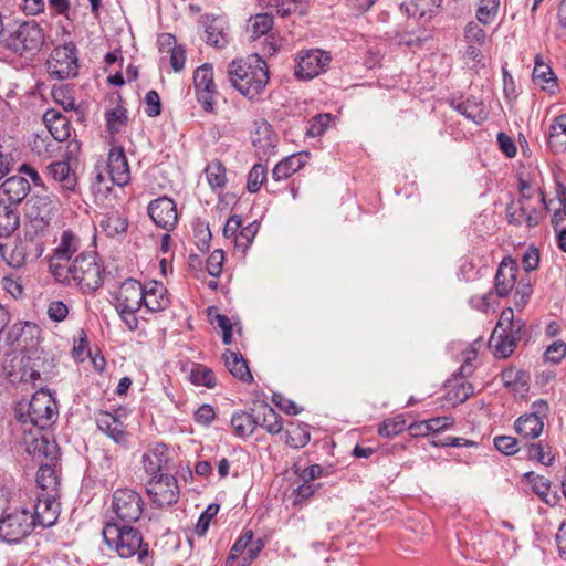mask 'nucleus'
I'll list each match as a JSON object with an SVG mask.
<instances>
[{"mask_svg": "<svg viewBox=\"0 0 566 566\" xmlns=\"http://www.w3.org/2000/svg\"><path fill=\"white\" fill-rule=\"evenodd\" d=\"M97 428L119 446H126L127 433L123 422L112 413L101 412L96 419Z\"/></svg>", "mask_w": 566, "mask_h": 566, "instance_id": "nucleus-28", "label": "nucleus"}, {"mask_svg": "<svg viewBox=\"0 0 566 566\" xmlns=\"http://www.w3.org/2000/svg\"><path fill=\"white\" fill-rule=\"evenodd\" d=\"M80 248V239L71 231L65 230L61 235L60 243L54 249L52 256L49 261V269L53 275L65 269L73 261V255Z\"/></svg>", "mask_w": 566, "mask_h": 566, "instance_id": "nucleus-18", "label": "nucleus"}, {"mask_svg": "<svg viewBox=\"0 0 566 566\" xmlns=\"http://www.w3.org/2000/svg\"><path fill=\"white\" fill-rule=\"evenodd\" d=\"M80 143L71 140L63 159L52 161L46 166V176L53 181L61 196L69 198L78 192V177L73 164H76V154L80 151Z\"/></svg>", "mask_w": 566, "mask_h": 566, "instance_id": "nucleus-4", "label": "nucleus"}, {"mask_svg": "<svg viewBox=\"0 0 566 566\" xmlns=\"http://www.w3.org/2000/svg\"><path fill=\"white\" fill-rule=\"evenodd\" d=\"M48 235L40 233H30L27 227H23V237L19 238L6 258L8 265L20 269L28 262L36 261L44 251L45 239Z\"/></svg>", "mask_w": 566, "mask_h": 566, "instance_id": "nucleus-11", "label": "nucleus"}, {"mask_svg": "<svg viewBox=\"0 0 566 566\" xmlns=\"http://www.w3.org/2000/svg\"><path fill=\"white\" fill-rule=\"evenodd\" d=\"M521 337L522 333L513 331H500V333H496L494 329L490 338V345L494 348L496 355L506 358L514 352Z\"/></svg>", "mask_w": 566, "mask_h": 566, "instance_id": "nucleus-30", "label": "nucleus"}, {"mask_svg": "<svg viewBox=\"0 0 566 566\" xmlns=\"http://www.w3.org/2000/svg\"><path fill=\"white\" fill-rule=\"evenodd\" d=\"M252 144L259 153L263 155H271L275 148V135L273 134L272 126L264 119L255 120L253 124Z\"/></svg>", "mask_w": 566, "mask_h": 566, "instance_id": "nucleus-27", "label": "nucleus"}, {"mask_svg": "<svg viewBox=\"0 0 566 566\" xmlns=\"http://www.w3.org/2000/svg\"><path fill=\"white\" fill-rule=\"evenodd\" d=\"M34 527L32 513L25 509H15L0 518V537L9 544H17L31 534Z\"/></svg>", "mask_w": 566, "mask_h": 566, "instance_id": "nucleus-12", "label": "nucleus"}, {"mask_svg": "<svg viewBox=\"0 0 566 566\" xmlns=\"http://www.w3.org/2000/svg\"><path fill=\"white\" fill-rule=\"evenodd\" d=\"M518 264L512 256L501 261L494 277V289L499 297H506L517 284Z\"/></svg>", "mask_w": 566, "mask_h": 566, "instance_id": "nucleus-21", "label": "nucleus"}, {"mask_svg": "<svg viewBox=\"0 0 566 566\" xmlns=\"http://www.w3.org/2000/svg\"><path fill=\"white\" fill-rule=\"evenodd\" d=\"M59 495L55 493H39L32 518L34 526L50 527L54 525L60 514V503L57 502Z\"/></svg>", "mask_w": 566, "mask_h": 566, "instance_id": "nucleus-20", "label": "nucleus"}, {"mask_svg": "<svg viewBox=\"0 0 566 566\" xmlns=\"http://www.w3.org/2000/svg\"><path fill=\"white\" fill-rule=\"evenodd\" d=\"M146 491L153 503L158 507L172 505L179 499L177 479L169 474H159L151 478L147 483Z\"/></svg>", "mask_w": 566, "mask_h": 566, "instance_id": "nucleus-16", "label": "nucleus"}, {"mask_svg": "<svg viewBox=\"0 0 566 566\" xmlns=\"http://www.w3.org/2000/svg\"><path fill=\"white\" fill-rule=\"evenodd\" d=\"M505 216L512 226L520 227L525 223L527 228H535L544 218V212L528 207L525 202L512 201L506 206Z\"/></svg>", "mask_w": 566, "mask_h": 566, "instance_id": "nucleus-22", "label": "nucleus"}, {"mask_svg": "<svg viewBox=\"0 0 566 566\" xmlns=\"http://www.w3.org/2000/svg\"><path fill=\"white\" fill-rule=\"evenodd\" d=\"M193 87L197 101L206 112H213L214 96L217 93L213 81V69L209 63H205L193 72Z\"/></svg>", "mask_w": 566, "mask_h": 566, "instance_id": "nucleus-17", "label": "nucleus"}, {"mask_svg": "<svg viewBox=\"0 0 566 566\" xmlns=\"http://www.w3.org/2000/svg\"><path fill=\"white\" fill-rule=\"evenodd\" d=\"M3 43L6 48L20 55L27 52L34 53L44 43V31L36 21H24L8 34Z\"/></svg>", "mask_w": 566, "mask_h": 566, "instance_id": "nucleus-10", "label": "nucleus"}, {"mask_svg": "<svg viewBox=\"0 0 566 566\" xmlns=\"http://www.w3.org/2000/svg\"><path fill=\"white\" fill-rule=\"evenodd\" d=\"M36 484L40 493H55L60 495V476L51 463L41 464L36 472Z\"/></svg>", "mask_w": 566, "mask_h": 566, "instance_id": "nucleus-36", "label": "nucleus"}, {"mask_svg": "<svg viewBox=\"0 0 566 566\" xmlns=\"http://www.w3.org/2000/svg\"><path fill=\"white\" fill-rule=\"evenodd\" d=\"M20 216L17 209L0 201V238L11 235L19 227Z\"/></svg>", "mask_w": 566, "mask_h": 566, "instance_id": "nucleus-41", "label": "nucleus"}, {"mask_svg": "<svg viewBox=\"0 0 566 566\" xmlns=\"http://www.w3.org/2000/svg\"><path fill=\"white\" fill-rule=\"evenodd\" d=\"M493 443L496 450L506 455H513L518 451L517 440L510 436H497L493 439Z\"/></svg>", "mask_w": 566, "mask_h": 566, "instance_id": "nucleus-64", "label": "nucleus"}, {"mask_svg": "<svg viewBox=\"0 0 566 566\" xmlns=\"http://www.w3.org/2000/svg\"><path fill=\"white\" fill-rule=\"evenodd\" d=\"M517 188H518V192H520V199L517 201L526 203L528 200H531L534 197L535 192H538L539 201L543 205V209L544 210L548 209L546 199H545V193L541 188L534 189L532 187L531 182L522 177L518 178Z\"/></svg>", "mask_w": 566, "mask_h": 566, "instance_id": "nucleus-59", "label": "nucleus"}, {"mask_svg": "<svg viewBox=\"0 0 566 566\" xmlns=\"http://www.w3.org/2000/svg\"><path fill=\"white\" fill-rule=\"evenodd\" d=\"M305 166L302 154H293L284 157L272 169V178L275 181L286 180Z\"/></svg>", "mask_w": 566, "mask_h": 566, "instance_id": "nucleus-33", "label": "nucleus"}, {"mask_svg": "<svg viewBox=\"0 0 566 566\" xmlns=\"http://www.w3.org/2000/svg\"><path fill=\"white\" fill-rule=\"evenodd\" d=\"M476 358V350L469 349L464 353V359L458 373H454L444 385L446 394L443 396L449 407H455L463 403L472 394L473 386L465 380V377L473 373L472 361Z\"/></svg>", "mask_w": 566, "mask_h": 566, "instance_id": "nucleus-9", "label": "nucleus"}, {"mask_svg": "<svg viewBox=\"0 0 566 566\" xmlns=\"http://www.w3.org/2000/svg\"><path fill=\"white\" fill-rule=\"evenodd\" d=\"M19 420L22 423H31L39 429L51 427L57 419V403L51 392L46 389H39L27 405V410L20 407Z\"/></svg>", "mask_w": 566, "mask_h": 566, "instance_id": "nucleus-5", "label": "nucleus"}, {"mask_svg": "<svg viewBox=\"0 0 566 566\" xmlns=\"http://www.w3.org/2000/svg\"><path fill=\"white\" fill-rule=\"evenodd\" d=\"M228 75L232 86L250 101L259 99L269 82L268 64L258 54L232 61Z\"/></svg>", "mask_w": 566, "mask_h": 566, "instance_id": "nucleus-2", "label": "nucleus"}, {"mask_svg": "<svg viewBox=\"0 0 566 566\" xmlns=\"http://www.w3.org/2000/svg\"><path fill=\"white\" fill-rule=\"evenodd\" d=\"M43 120L54 140L64 142L70 137V120L61 112L49 109L45 112Z\"/></svg>", "mask_w": 566, "mask_h": 566, "instance_id": "nucleus-29", "label": "nucleus"}, {"mask_svg": "<svg viewBox=\"0 0 566 566\" xmlns=\"http://www.w3.org/2000/svg\"><path fill=\"white\" fill-rule=\"evenodd\" d=\"M147 212L153 222L165 230L174 229L178 221L176 203L167 196L151 200L148 205Z\"/></svg>", "mask_w": 566, "mask_h": 566, "instance_id": "nucleus-19", "label": "nucleus"}, {"mask_svg": "<svg viewBox=\"0 0 566 566\" xmlns=\"http://www.w3.org/2000/svg\"><path fill=\"white\" fill-rule=\"evenodd\" d=\"M143 284L135 279L125 280L115 295L114 306L129 331L138 328L136 314L143 306Z\"/></svg>", "mask_w": 566, "mask_h": 566, "instance_id": "nucleus-6", "label": "nucleus"}, {"mask_svg": "<svg viewBox=\"0 0 566 566\" xmlns=\"http://www.w3.org/2000/svg\"><path fill=\"white\" fill-rule=\"evenodd\" d=\"M219 509H220L219 504L211 503L200 514V516L197 521V524L195 526V532L198 536L206 535V533L210 526V522L218 514Z\"/></svg>", "mask_w": 566, "mask_h": 566, "instance_id": "nucleus-60", "label": "nucleus"}, {"mask_svg": "<svg viewBox=\"0 0 566 566\" xmlns=\"http://www.w3.org/2000/svg\"><path fill=\"white\" fill-rule=\"evenodd\" d=\"M105 268L94 251L82 252L72 263L61 269L53 277L61 284L76 286L83 293L98 290L104 282Z\"/></svg>", "mask_w": 566, "mask_h": 566, "instance_id": "nucleus-1", "label": "nucleus"}, {"mask_svg": "<svg viewBox=\"0 0 566 566\" xmlns=\"http://www.w3.org/2000/svg\"><path fill=\"white\" fill-rule=\"evenodd\" d=\"M454 419L451 417H437L422 421L420 423L410 424L411 430L424 428L427 432H440L441 430L448 429L453 426Z\"/></svg>", "mask_w": 566, "mask_h": 566, "instance_id": "nucleus-57", "label": "nucleus"}, {"mask_svg": "<svg viewBox=\"0 0 566 566\" xmlns=\"http://www.w3.org/2000/svg\"><path fill=\"white\" fill-rule=\"evenodd\" d=\"M533 82L543 91L554 93L557 88V80L552 67L545 64L541 55H536L533 70Z\"/></svg>", "mask_w": 566, "mask_h": 566, "instance_id": "nucleus-35", "label": "nucleus"}, {"mask_svg": "<svg viewBox=\"0 0 566 566\" xmlns=\"http://www.w3.org/2000/svg\"><path fill=\"white\" fill-rule=\"evenodd\" d=\"M527 481L532 484L533 491L548 505L556 504L558 496L556 493L552 494L551 482L541 475H535L534 472H527L525 474Z\"/></svg>", "mask_w": 566, "mask_h": 566, "instance_id": "nucleus-42", "label": "nucleus"}, {"mask_svg": "<svg viewBox=\"0 0 566 566\" xmlns=\"http://www.w3.org/2000/svg\"><path fill=\"white\" fill-rule=\"evenodd\" d=\"M254 534L253 531L247 530L243 532V534L234 542L232 545L229 556L227 558V564H231L235 559L239 558V556L248 549L249 544L251 543Z\"/></svg>", "mask_w": 566, "mask_h": 566, "instance_id": "nucleus-61", "label": "nucleus"}, {"mask_svg": "<svg viewBox=\"0 0 566 566\" xmlns=\"http://www.w3.org/2000/svg\"><path fill=\"white\" fill-rule=\"evenodd\" d=\"M207 181L212 189H222L227 184L226 168L219 160L209 163L205 169Z\"/></svg>", "mask_w": 566, "mask_h": 566, "instance_id": "nucleus-47", "label": "nucleus"}, {"mask_svg": "<svg viewBox=\"0 0 566 566\" xmlns=\"http://www.w3.org/2000/svg\"><path fill=\"white\" fill-rule=\"evenodd\" d=\"M527 454L530 459H535L544 465H552L555 460L551 446L543 441L530 443Z\"/></svg>", "mask_w": 566, "mask_h": 566, "instance_id": "nucleus-51", "label": "nucleus"}, {"mask_svg": "<svg viewBox=\"0 0 566 566\" xmlns=\"http://www.w3.org/2000/svg\"><path fill=\"white\" fill-rule=\"evenodd\" d=\"M451 106L461 115L476 124H481L488 118L484 104L474 96H470L461 102L452 101Z\"/></svg>", "mask_w": 566, "mask_h": 566, "instance_id": "nucleus-31", "label": "nucleus"}, {"mask_svg": "<svg viewBox=\"0 0 566 566\" xmlns=\"http://www.w3.org/2000/svg\"><path fill=\"white\" fill-rule=\"evenodd\" d=\"M111 512L114 514L111 521L118 524L132 525L139 521L144 512V500L133 489L122 488L113 492Z\"/></svg>", "mask_w": 566, "mask_h": 566, "instance_id": "nucleus-8", "label": "nucleus"}, {"mask_svg": "<svg viewBox=\"0 0 566 566\" xmlns=\"http://www.w3.org/2000/svg\"><path fill=\"white\" fill-rule=\"evenodd\" d=\"M60 201L55 195L34 196L27 202L24 227L30 233L49 235L50 223L57 211Z\"/></svg>", "mask_w": 566, "mask_h": 566, "instance_id": "nucleus-7", "label": "nucleus"}, {"mask_svg": "<svg viewBox=\"0 0 566 566\" xmlns=\"http://www.w3.org/2000/svg\"><path fill=\"white\" fill-rule=\"evenodd\" d=\"M106 125L109 133L115 134L127 124V109L120 105L105 113Z\"/></svg>", "mask_w": 566, "mask_h": 566, "instance_id": "nucleus-52", "label": "nucleus"}, {"mask_svg": "<svg viewBox=\"0 0 566 566\" xmlns=\"http://www.w3.org/2000/svg\"><path fill=\"white\" fill-rule=\"evenodd\" d=\"M30 189V182L25 177L11 176L0 186V201L18 205L29 195Z\"/></svg>", "mask_w": 566, "mask_h": 566, "instance_id": "nucleus-25", "label": "nucleus"}, {"mask_svg": "<svg viewBox=\"0 0 566 566\" xmlns=\"http://www.w3.org/2000/svg\"><path fill=\"white\" fill-rule=\"evenodd\" d=\"M48 71L59 80L74 77L78 73V59L73 42L54 48L48 60Z\"/></svg>", "mask_w": 566, "mask_h": 566, "instance_id": "nucleus-13", "label": "nucleus"}, {"mask_svg": "<svg viewBox=\"0 0 566 566\" xmlns=\"http://www.w3.org/2000/svg\"><path fill=\"white\" fill-rule=\"evenodd\" d=\"M224 253L221 249H217L210 253L206 262L207 272L212 277L220 276L223 268Z\"/></svg>", "mask_w": 566, "mask_h": 566, "instance_id": "nucleus-63", "label": "nucleus"}, {"mask_svg": "<svg viewBox=\"0 0 566 566\" xmlns=\"http://www.w3.org/2000/svg\"><path fill=\"white\" fill-rule=\"evenodd\" d=\"M102 535L108 549L115 552L120 558L137 556L139 563L147 564L149 545L144 542L143 534L138 528L108 521Z\"/></svg>", "mask_w": 566, "mask_h": 566, "instance_id": "nucleus-3", "label": "nucleus"}, {"mask_svg": "<svg viewBox=\"0 0 566 566\" xmlns=\"http://www.w3.org/2000/svg\"><path fill=\"white\" fill-rule=\"evenodd\" d=\"M268 170L262 164L252 166L247 178V189L251 193L258 192L266 180Z\"/></svg>", "mask_w": 566, "mask_h": 566, "instance_id": "nucleus-54", "label": "nucleus"}, {"mask_svg": "<svg viewBox=\"0 0 566 566\" xmlns=\"http://www.w3.org/2000/svg\"><path fill=\"white\" fill-rule=\"evenodd\" d=\"M504 386L515 395L524 397L528 391L530 376L515 367L505 368L501 375Z\"/></svg>", "mask_w": 566, "mask_h": 566, "instance_id": "nucleus-32", "label": "nucleus"}, {"mask_svg": "<svg viewBox=\"0 0 566 566\" xmlns=\"http://www.w3.org/2000/svg\"><path fill=\"white\" fill-rule=\"evenodd\" d=\"M231 427L239 438L250 437L259 426V416L245 411H235L231 417Z\"/></svg>", "mask_w": 566, "mask_h": 566, "instance_id": "nucleus-38", "label": "nucleus"}, {"mask_svg": "<svg viewBox=\"0 0 566 566\" xmlns=\"http://www.w3.org/2000/svg\"><path fill=\"white\" fill-rule=\"evenodd\" d=\"M259 230V224L253 221L248 226L240 229L235 238L233 239L234 248L241 250L243 253L252 244Z\"/></svg>", "mask_w": 566, "mask_h": 566, "instance_id": "nucleus-53", "label": "nucleus"}, {"mask_svg": "<svg viewBox=\"0 0 566 566\" xmlns=\"http://www.w3.org/2000/svg\"><path fill=\"white\" fill-rule=\"evenodd\" d=\"M31 447V452L34 457H43L50 461H53L57 458V446L54 441H50L44 436L34 439Z\"/></svg>", "mask_w": 566, "mask_h": 566, "instance_id": "nucleus-50", "label": "nucleus"}, {"mask_svg": "<svg viewBox=\"0 0 566 566\" xmlns=\"http://www.w3.org/2000/svg\"><path fill=\"white\" fill-rule=\"evenodd\" d=\"M189 379L196 386L213 388L217 385V379L212 369L201 364H196L191 368Z\"/></svg>", "mask_w": 566, "mask_h": 566, "instance_id": "nucleus-46", "label": "nucleus"}, {"mask_svg": "<svg viewBox=\"0 0 566 566\" xmlns=\"http://www.w3.org/2000/svg\"><path fill=\"white\" fill-rule=\"evenodd\" d=\"M273 27L272 12L259 13L249 20V30L253 40L266 34Z\"/></svg>", "mask_w": 566, "mask_h": 566, "instance_id": "nucleus-49", "label": "nucleus"}, {"mask_svg": "<svg viewBox=\"0 0 566 566\" xmlns=\"http://www.w3.org/2000/svg\"><path fill=\"white\" fill-rule=\"evenodd\" d=\"M261 2L264 8L283 18L295 12L303 13V0H261Z\"/></svg>", "mask_w": 566, "mask_h": 566, "instance_id": "nucleus-43", "label": "nucleus"}, {"mask_svg": "<svg viewBox=\"0 0 566 566\" xmlns=\"http://www.w3.org/2000/svg\"><path fill=\"white\" fill-rule=\"evenodd\" d=\"M259 426L265 429L270 434H277L283 429L281 416L269 405L261 407Z\"/></svg>", "mask_w": 566, "mask_h": 566, "instance_id": "nucleus-44", "label": "nucleus"}, {"mask_svg": "<svg viewBox=\"0 0 566 566\" xmlns=\"http://www.w3.org/2000/svg\"><path fill=\"white\" fill-rule=\"evenodd\" d=\"M407 428H409V426H407L405 417L397 415L392 418L385 419L378 426V434L384 438H391L403 432Z\"/></svg>", "mask_w": 566, "mask_h": 566, "instance_id": "nucleus-48", "label": "nucleus"}, {"mask_svg": "<svg viewBox=\"0 0 566 566\" xmlns=\"http://www.w3.org/2000/svg\"><path fill=\"white\" fill-rule=\"evenodd\" d=\"M168 459L167 447L164 443H154L143 454V468L151 478L158 476Z\"/></svg>", "mask_w": 566, "mask_h": 566, "instance_id": "nucleus-26", "label": "nucleus"}, {"mask_svg": "<svg viewBox=\"0 0 566 566\" xmlns=\"http://www.w3.org/2000/svg\"><path fill=\"white\" fill-rule=\"evenodd\" d=\"M70 313L67 304L62 301L54 300L49 302L46 307V314L50 321L55 323L64 322Z\"/></svg>", "mask_w": 566, "mask_h": 566, "instance_id": "nucleus-62", "label": "nucleus"}, {"mask_svg": "<svg viewBox=\"0 0 566 566\" xmlns=\"http://www.w3.org/2000/svg\"><path fill=\"white\" fill-rule=\"evenodd\" d=\"M206 41L208 44L222 49L224 48L229 40L228 33L226 32L224 21L220 18H212L206 22Z\"/></svg>", "mask_w": 566, "mask_h": 566, "instance_id": "nucleus-39", "label": "nucleus"}, {"mask_svg": "<svg viewBox=\"0 0 566 566\" xmlns=\"http://www.w3.org/2000/svg\"><path fill=\"white\" fill-rule=\"evenodd\" d=\"M332 56L321 49L303 50L295 57L294 75L300 80H312L324 73Z\"/></svg>", "mask_w": 566, "mask_h": 566, "instance_id": "nucleus-14", "label": "nucleus"}, {"mask_svg": "<svg viewBox=\"0 0 566 566\" xmlns=\"http://www.w3.org/2000/svg\"><path fill=\"white\" fill-rule=\"evenodd\" d=\"M107 169L114 185L123 187L129 182L130 170L123 147H113L109 150Z\"/></svg>", "mask_w": 566, "mask_h": 566, "instance_id": "nucleus-24", "label": "nucleus"}, {"mask_svg": "<svg viewBox=\"0 0 566 566\" xmlns=\"http://www.w3.org/2000/svg\"><path fill=\"white\" fill-rule=\"evenodd\" d=\"M332 120V115L324 113L314 116L307 124L305 135L311 138L322 136L328 128Z\"/></svg>", "mask_w": 566, "mask_h": 566, "instance_id": "nucleus-58", "label": "nucleus"}, {"mask_svg": "<svg viewBox=\"0 0 566 566\" xmlns=\"http://www.w3.org/2000/svg\"><path fill=\"white\" fill-rule=\"evenodd\" d=\"M223 360L224 366L233 377L244 382L253 380L249 366L240 353L226 350L223 353Z\"/></svg>", "mask_w": 566, "mask_h": 566, "instance_id": "nucleus-34", "label": "nucleus"}, {"mask_svg": "<svg viewBox=\"0 0 566 566\" xmlns=\"http://www.w3.org/2000/svg\"><path fill=\"white\" fill-rule=\"evenodd\" d=\"M143 305L150 313L167 310L171 303L167 287L159 281L143 284Z\"/></svg>", "mask_w": 566, "mask_h": 566, "instance_id": "nucleus-23", "label": "nucleus"}, {"mask_svg": "<svg viewBox=\"0 0 566 566\" xmlns=\"http://www.w3.org/2000/svg\"><path fill=\"white\" fill-rule=\"evenodd\" d=\"M311 440L310 426L306 423H290L285 430V443L291 448H303Z\"/></svg>", "mask_w": 566, "mask_h": 566, "instance_id": "nucleus-40", "label": "nucleus"}, {"mask_svg": "<svg viewBox=\"0 0 566 566\" xmlns=\"http://www.w3.org/2000/svg\"><path fill=\"white\" fill-rule=\"evenodd\" d=\"M549 406L546 400L538 399L531 406V412L520 416L514 428L518 434L526 439L538 438L544 429V420L547 418Z\"/></svg>", "mask_w": 566, "mask_h": 566, "instance_id": "nucleus-15", "label": "nucleus"}, {"mask_svg": "<svg viewBox=\"0 0 566 566\" xmlns=\"http://www.w3.org/2000/svg\"><path fill=\"white\" fill-rule=\"evenodd\" d=\"M500 0H480L476 9V19L483 23H491L499 11Z\"/></svg>", "mask_w": 566, "mask_h": 566, "instance_id": "nucleus-56", "label": "nucleus"}, {"mask_svg": "<svg viewBox=\"0 0 566 566\" xmlns=\"http://www.w3.org/2000/svg\"><path fill=\"white\" fill-rule=\"evenodd\" d=\"M128 222L118 212L106 214L101 221V228L107 237H115L126 232Z\"/></svg>", "mask_w": 566, "mask_h": 566, "instance_id": "nucleus-45", "label": "nucleus"}, {"mask_svg": "<svg viewBox=\"0 0 566 566\" xmlns=\"http://www.w3.org/2000/svg\"><path fill=\"white\" fill-rule=\"evenodd\" d=\"M523 326V321L514 319L513 310L507 307L501 313L500 319L494 329L496 333H500V331H513L515 333H522Z\"/></svg>", "mask_w": 566, "mask_h": 566, "instance_id": "nucleus-55", "label": "nucleus"}, {"mask_svg": "<svg viewBox=\"0 0 566 566\" xmlns=\"http://www.w3.org/2000/svg\"><path fill=\"white\" fill-rule=\"evenodd\" d=\"M547 144L554 153H562L566 149V114L553 119L549 126Z\"/></svg>", "mask_w": 566, "mask_h": 566, "instance_id": "nucleus-37", "label": "nucleus"}]
</instances>
